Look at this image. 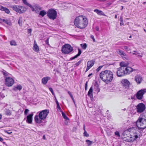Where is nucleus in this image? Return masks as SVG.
I'll list each match as a JSON object with an SVG mask.
<instances>
[{"mask_svg": "<svg viewBox=\"0 0 146 146\" xmlns=\"http://www.w3.org/2000/svg\"><path fill=\"white\" fill-rule=\"evenodd\" d=\"M3 73V74L5 76H8L9 74L5 70H3L2 72Z\"/></svg>", "mask_w": 146, "mask_h": 146, "instance_id": "nucleus-35", "label": "nucleus"}, {"mask_svg": "<svg viewBox=\"0 0 146 146\" xmlns=\"http://www.w3.org/2000/svg\"><path fill=\"white\" fill-rule=\"evenodd\" d=\"M80 45L82 48L84 49H85L86 48L87 45L86 43H84L83 44H80Z\"/></svg>", "mask_w": 146, "mask_h": 146, "instance_id": "nucleus-33", "label": "nucleus"}, {"mask_svg": "<svg viewBox=\"0 0 146 146\" xmlns=\"http://www.w3.org/2000/svg\"><path fill=\"white\" fill-rule=\"evenodd\" d=\"M22 18L21 17H20L19 18L18 23L20 26H21L22 24Z\"/></svg>", "mask_w": 146, "mask_h": 146, "instance_id": "nucleus-31", "label": "nucleus"}, {"mask_svg": "<svg viewBox=\"0 0 146 146\" xmlns=\"http://www.w3.org/2000/svg\"><path fill=\"white\" fill-rule=\"evenodd\" d=\"M123 25V21H120V25L122 26Z\"/></svg>", "mask_w": 146, "mask_h": 146, "instance_id": "nucleus-53", "label": "nucleus"}, {"mask_svg": "<svg viewBox=\"0 0 146 146\" xmlns=\"http://www.w3.org/2000/svg\"><path fill=\"white\" fill-rule=\"evenodd\" d=\"M46 14V13L44 10H42L40 11L39 15L41 16L42 17H43Z\"/></svg>", "mask_w": 146, "mask_h": 146, "instance_id": "nucleus-30", "label": "nucleus"}, {"mask_svg": "<svg viewBox=\"0 0 146 146\" xmlns=\"http://www.w3.org/2000/svg\"><path fill=\"white\" fill-rule=\"evenodd\" d=\"M3 141V139L1 137H0V141L1 142H2Z\"/></svg>", "mask_w": 146, "mask_h": 146, "instance_id": "nucleus-58", "label": "nucleus"}, {"mask_svg": "<svg viewBox=\"0 0 146 146\" xmlns=\"http://www.w3.org/2000/svg\"><path fill=\"white\" fill-rule=\"evenodd\" d=\"M81 62V60H80L78 62L76 63L75 64L76 65V66H78L80 64Z\"/></svg>", "mask_w": 146, "mask_h": 146, "instance_id": "nucleus-48", "label": "nucleus"}, {"mask_svg": "<svg viewBox=\"0 0 146 146\" xmlns=\"http://www.w3.org/2000/svg\"><path fill=\"white\" fill-rule=\"evenodd\" d=\"M2 117V115L0 114V119H1Z\"/></svg>", "mask_w": 146, "mask_h": 146, "instance_id": "nucleus-63", "label": "nucleus"}, {"mask_svg": "<svg viewBox=\"0 0 146 146\" xmlns=\"http://www.w3.org/2000/svg\"><path fill=\"white\" fill-rule=\"evenodd\" d=\"M55 100H56V102L57 105L59 104L58 102V101L56 99V98H55Z\"/></svg>", "mask_w": 146, "mask_h": 146, "instance_id": "nucleus-55", "label": "nucleus"}, {"mask_svg": "<svg viewBox=\"0 0 146 146\" xmlns=\"http://www.w3.org/2000/svg\"><path fill=\"white\" fill-rule=\"evenodd\" d=\"M49 112L48 110H45L40 111L38 115H36L34 118L35 122L37 123H40L42 120L44 119L46 117Z\"/></svg>", "mask_w": 146, "mask_h": 146, "instance_id": "nucleus-3", "label": "nucleus"}, {"mask_svg": "<svg viewBox=\"0 0 146 146\" xmlns=\"http://www.w3.org/2000/svg\"><path fill=\"white\" fill-rule=\"evenodd\" d=\"M135 80L138 84H140L142 82L143 79L142 77L139 75H137L135 77Z\"/></svg>", "mask_w": 146, "mask_h": 146, "instance_id": "nucleus-13", "label": "nucleus"}, {"mask_svg": "<svg viewBox=\"0 0 146 146\" xmlns=\"http://www.w3.org/2000/svg\"><path fill=\"white\" fill-rule=\"evenodd\" d=\"M137 111L138 113H141L145 110V107L144 104L141 103L138 104L136 106Z\"/></svg>", "mask_w": 146, "mask_h": 146, "instance_id": "nucleus-10", "label": "nucleus"}, {"mask_svg": "<svg viewBox=\"0 0 146 146\" xmlns=\"http://www.w3.org/2000/svg\"><path fill=\"white\" fill-rule=\"evenodd\" d=\"M73 48L70 44H67L63 45L61 49L62 52L64 54H70L73 50Z\"/></svg>", "mask_w": 146, "mask_h": 146, "instance_id": "nucleus-4", "label": "nucleus"}, {"mask_svg": "<svg viewBox=\"0 0 146 146\" xmlns=\"http://www.w3.org/2000/svg\"><path fill=\"white\" fill-rule=\"evenodd\" d=\"M120 65L121 66L120 67H123L125 68V67L127 66L128 65L127 64L125 63L124 62H121L120 63Z\"/></svg>", "mask_w": 146, "mask_h": 146, "instance_id": "nucleus-29", "label": "nucleus"}, {"mask_svg": "<svg viewBox=\"0 0 146 146\" xmlns=\"http://www.w3.org/2000/svg\"><path fill=\"white\" fill-rule=\"evenodd\" d=\"M137 126L139 128H144L146 127V126L144 127H141V126H143L146 124V118H143L141 117H139L136 122Z\"/></svg>", "mask_w": 146, "mask_h": 146, "instance_id": "nucleus-6", "label": "nucleus"}, {"mask_svg": "<svg viewBox=\"0 0 146 146\" xmlns=\"http://www.w3.org/2000/svg\"><path fill=\"white\" fill-rule=\"evenodd\" d=\"M90 38H91L92 39L93 42H96V41H95V38H94V36L93 35H91L90 36Z\"/></svg>", "mask_w": 146, "mask_h": 146, "instance_id": "nucleus-44", "label": "nucleus"}, {"mask_svg": "<svg viewBox=\"0 0 146 146\" xmlns=\"http://www.w3.org/2000/svg\"><path fill=\"white\" fill-rule=\"evenodd\" d=\"M4 132L5 133H7L9 134H10L12 133V131H10V130H9V131L7 130H5Z\"/></svg>", "mask_w": 146, "mask_h": 146, "instance_id": "nucleus-41", "label": "nucleus"}, {"mask_svg": "<svg viewBox=\"0 0 146 146\" xmlns=\"http://www.w3.org/2000/svg\"><path fill=\"white\" fill-rule=\"evenodd\" d=\"M57 108L59 110H61V108L59 104H58L57 105Z\"/></svg>", "mask_w": 146, "mask_h": 146, "instance_id": "nucleus-49", "label": "nucleus"}, {"mask_svg": "<svg viewBox=\"0 0 146 146\" xmlns=\"http://www.w3.org/2000/svg\"><path fill=\"white\" fill-rule=\"evenodd\" d=\"M74 24L77 27L82 29L86 26L88 24V21L86 18L80 16L76 17Z\"/></svg>", "mask_w": 146, "mask_h": 146, "instance_id": "nucleus-2", "label": "nucleus"}, {"mask_svg": "<svg viewBox=\"0 0 146 146\" xmlns=\"http://www.w3.org/2000/svg\"><path fill=\"white\" fill-rule=\"evenodd\" d=\"M10 44L11 45L16 46L17 44L16 42L14 40H12L10 42Z\"/></svg>", "mask_w": 146, "mask_h": 146, "instance_id": "nucleus-32", "label": "nucleus"}, {"mask_svg": "<svg viewBox=\"0 0 146 146\" xmlns=\"http://www.w3.org/2000/svg\"><path fill=\"white\" fill-rule=\"evenodd\" d=\"M115 134L118 137L120 136L119 132L118 131H116L115 132Z\"/></svg>", "mask_w": 146, "mask_h": 146, "instance_id": "nucleus-39", "label": "nucleus"}, {"mask_svg": "<svg viewBox=\"0 0 146 146\" xmlns=\"http://www.w3.org/2000/svg\"><path fill=\"white\" fill-rule=\"evenodd\" d=\"M71 98L72 99V100L74 102V103H75V102L73 96H71Z\"/></svg>", "mask_w": 146, "mask_h": 146, "instance_id": "nucleus-57", "label": "nucleus"}, {"mask_svg": "<svg viewBox=\"0 0 146 146\" xmlns=\"http://www.w3.org/2000/svg\"><path fill=\"white\" fill-rule=\"evenodd\" d=\"M115 19H117V15H115Z\"/></svg>", "mask_w": 146, "mask_h": 146, "instance_id": "nucleus-64", "label": "nucleus"}, {"mask_svg": "<svg viewBox=\"0 0 146 146\" xmlns=\"http://www.w3.org/2000/svg\"><path fill=\"white\" fill-rule=\"evenodd\" d=\"M0 10L2 11H4L5 13L7 14L9 13L10 12L9 10L8 9L3 6L1 7Z\"/></svg>", "mask_w": 146, "mask_h": 146, "instance_id": "nucleus-24", "label": "nucleus"}, {"mask_svg": "<svg viewBox=\"0 0 146 146\" xmlns=\"http://www.w3.org/2000/svg\"><path fill=\"white\" fill-rule=\"evenodd\" d=\"M90 68L89 67V66H87V68L86 70V72L88 71Z\"/></svg>", "mask_w": 146, "mask_h": 146, "instance_id": "nucleus-51", "label": "nucleus"}, {"mask_svg": "<svg viewBox=\"0 0 146 146\" xmlns=\"http://www.w3.org/2000/svg\"><path fill=\"white\" fill-rule=\"evenodd\" d=\"M99 77L106 83H108L111 82L113 78L112 72L109 70L102 71L100 73Z\"/></svg>", "mask_w": 146, "mask_h": 146, "instance_id": "nucleus-1", "label": "nucleus"}, {"mask_svg": "<svg viewBox=\"0 0 146 146\" xmlns=\"http://www.w3.org/2000/svg\"><path fill=\"white\" fill-rule=\"evenodd\" d=\"M49 90H50V91L52 93V94L53 95H54V92H53V91L52 89V88H49Z\"/></svg>", "mask_w": 146, "mask_h": 146, "instance_id": "nucleus-45", "label": "nucleus"}, {"mask_svg": "<svg viewBox=\"0 0 146 146\" xmlns=\"http://www.w3.org/2000/svg\"><path fill=\"white\" fill-rule=\"evenodd\" d=\"M78 54L76 55L75 56H74V57L71 58V60H73L77 58L78 56L80 55L82 52L81 50L79 48H78Z\"/></svg>", "mask_w": 146, "mask_h": 146, "instance_id": "nucleus-27", "label": "nucleus"}, {"mask_svg": "<svg viewBox=\"0 0 146 146\" xmlns=\"http://www.w3.org/2000/svg\"><path fill=\"white\" fill-rule=\"evenodd\" d=\"M6 114L7 115H11V113L9 110H7L6 111Z\"/></svg>", "mask_w": 146, "mask_h": 146, "instance_id": "nucleus-37", "label": "nucleus"}, {"mask_svg": "<svg viewBox=\"0 0 146 146\" xmlns=\"http://www.w3.org/2000/svg\"><path fill=\"white\" fill-rule=\"evenodd\" d=\"M29 110L28 109H26L24 111V113L25 115H27L29 112Z\"/></svg>", "mask_w": 146, "mask_h": 146, "instance_id": "nucleus-43", "label": "nucleus"}, {"mask_svg": "<svg viewBox=\"0 0 146 146\" xmlns=\"http://www.w3.org/2000/svg\"><path fill=\"white\" fill-rule=\"evenodd\" d=\"M92 73L90 74H89L88 75V77H90L92 75Z\"/></svg>", "mask_w": 146, "mask_h": 146, "instance_id": "nucleus-61", "label": "nucleus"}, {"mask_svg": "<svg viewBox=\"0 0 146 146\" xmlns=\"http://www.w3.org/2000/svg\"><path fill=\"white\" fill-rule=\"evenodd\" d=\"M68 94L70 95L71 97V96H73L70 91H68Z\"/></svg>", "mask_w": 146, "mask_h": 146, "instance_id": "nucleus-54", "label": "nucleus"}, {"mask_svg": "<svg viewBox=\"0 0 146 146\" xmlns=\"http://www.w3.org/2000/svg\"><path fill=\"white\" fill-rule=\"evenodd\" d=\"M32 31V29H28V32L29 33H31Z\"/></svg>", "mask_w": 146, "mask_h": 146, "instance_id": "nucleus-50", "label": "nucleus"}, {"mask_svg": "<svg viewBox=\"0 0 146 146\" xmlns=\"http://www.w3.org/2000/svg\"><path fill=\"white\" fill-rule=\"evenodd\" d=\"M0 20L4 22L5 23L7 24V25H9L11 26L12 25L11 22L9 20L5 19H0Z\"/></svg>", "mask_w": 146, "mask_h": 146, "instance_id": "nucleus-22", "label": "nucleus"}, {"mask_svg": "<svg viewBox=\"0 0 146 146\" xmlns=\"http://www.w3.org/2000/svg\"><path fill=\"white\" fill-rule=\"evenodd\" d=\"M13 9L19 13H23L27 10V8L23 6L19 5H14L12 7Z\"/></svg>", "mask_w": 146, "mask_h": 146, "instance_id": "nucleus-7", "label": "nucleus"}, {"mask_svg": "<svg viewBox=\"0 0 146 146\" xmlns=\"http://www.w3.org/2000/svg\"><path fill=\"white\" fill-rule=\"evenodd\" d=\"M5 81V85L8 87L11 86L14 83V80L12 78L9 77H6Z\"/></svg>", "mask_w": 146, "mask_h": 146, "instance_id": "nucleus-8", "label": "nucleus"}, {"mask_svg": "<svg viewBox=\"0 0 146 146\" xmlns=\"http://www.w3.org/2000/svg\"><path fill=\"white\" fill-rule=\"evenodd\" d=\"M116 52L117 53L120 55L122 57L125 56L126 57H124V58H126V57H127L126 54L122 50L119 49H117Z\"/></svg>", "mask_w": 146, "mask_h": 146, "instance_id": "nucleus-15", "label": "nucleus"}, {"mask_svg": "<svg viewBox=\"0 0 146 146\" xmlns=\"http://www.w3.org/2000/svg\"><path fill=\"white\" fill-rule=\"evenodd\" d=\"M138 138V136L137 134H135L134 136H131L130 137V139L128 140V141L130 142H132L135 140H136V139Z\"/></svg>", "mask_w": 146, "mask_h": 146, "instance_id": "nucleus-17", "label": "nucleus"}, {"mask_svg": "<svg viewBox=\"0 0 146 146\" xmlns=\"http://www.w3.org/2000/svg\"><path fill=\"white\" fill-rule=\"evenodd\" d=\"M50 79V78L49 77L47 76L43 78L42 80V83L44 84H46L48 80Z\"/></svg>", "mask_w": 146, "mask_h": 146, "instance_id": "nucleus-18", "label": "nucleus"}, {"mask_svg": "<svg viewBox=\"0 0 146 146\" xmlns=\"http://www.w3.org/2000/svg\"><path fill=\"white\" fill-rule=\"evenodd\" d=\"M62 116L64 117V119H68V118L67 117V116L63 112L62 113Z\"/></svg>", "mask_w": 146, "mask_h": 146, "instance_id": "nucleus-36", "label": "nucleus"}, {"mask_svg": "<svg viewBox=\"0 0 146 146\" xmlns=\"http://www.w3.org/2000/svg\"><path fill=\"white\" fill-rule=\"evenodd\" d=\"M134 52H135L136 53H133V54H135V55H137V54H138V53H137V52L136 51H134Z\"/></svg>", "mask_w": 146, "mask_h": 146, "instance_id": "nucleus-59", "label": "nucleus"}, {"mask_svg": "<svg viewBox=\"0 0 146 146\" xmlns=\"http://www.w3.org/2000/svg\"><path fill=\"white\" fill-rule=\"evenodd\" d=\"M15 3H16L17 1L18 0H12Z\"/></svg>", "mask_w": 146, "mask_h": 146, "instance_id": "nucleus-60", "label": "nucleus"}, {"mask_svg": "<svg viewBox=\"0 0 146 146\" xmlns=\"http://www.w3.org/2000/svg\"><path fill=\"white\" fill-rule=\"evenodd\" d=\"M47 14V16L50 19L54 20L57 17V12L53 9H49Z\"/></svg>", "mask_w": 146, "mask_h": 146, "instance_id": "nucleus-5", "label": "nucleus"}, {"mask_svg": "<svg viewBox=\"0 0 146 146\" xmlns=\"http://www.w3.org/2000/svg\"><path fill=\"white\" fill-rule=\"evenodd\" d=\"M48 40H49V38H47V39L45 40V43L46 44H47L48 45H49Z\"/></svg>", "mask_w": 146, "mask_h": 146, "instance_id": "nucleus-46", "label": "nucleus"}, {"mask_svg": "<svg viewBox=\"0 0 146 146\" xmlns=\"http://www.w3.org/2000/svg\"><path fill=\"white\" fill-rule=\"evenodd\" d=\"M33 114H31L27 116V119L26 121L29 123H31L32 122V117Z\"/></svg>", "mask_w": 146, "mask_h": 146, "instance_id": "nucleus-16", "label": "nucleus"}, {"mask_svg": "<svg viewBox=\"0 0 146 146\" xmlns=\"http://www.w3.org/2000/svg\"><path fill=\"white\" fill-rule=\"evenodd\" d=\"M103 66H100L99 67H98V68L96 69V71L97 72H99L100 70L101 69V68L103 67Z\"/></svg>", "mask_w": 146, "mask_h": 146, "instance_id": "nucleus-40", "label": "nucleus"}, {"mask_svg": "<svg viewBox=\"0 0 146 146\" xmlns=\"http://www.w3.org/2000/svg\"><path fill=\"white\" fill-rule=\"evenodd\" d=\"M94 11L99 15H105L104 13L101 11L99 10L98 9H95L94 10Z\"/></svg>", "mask_w": 146, "mask_h": 146, "instance_id": "nucleus-23", "label": "nucleus"}, {"mask_svg": "<svg viewBox=\"0 0 146 146\" xmlns=\"http://www.w3.org/2000/svg\"><path fill=\"white\" fill-rule=\"evenodd\" d=\"M22 1L23 3L29 7L31 9L32 11H34V8L33 7V6L29 4L27 2V0H22Z\"/></svg>", "mask_w": 146, "mask_h": 146, "instance_id": "nucleus-20", "label": "nucleus"}, {"mask_svg": "<svg viewBox=\"0 0 146 146\" xmlns=\"http://www.w3.org/2000/svg\"><path fill=\"white\" fill-rule=\"evenodd\" d=\"M124 68L122 67L118 68L117 69V74L118 76L121 77L125 74L124 72Z\"/></svg>", "mask_w": 146, "mask_h": 146, "instance_id": "nucleus-12", "label": "nucleus"}, {"mask_svg": "<svg viewBox=\"0 0 146 146\" xmlns=\"http://www.w3.org/2000/svg\"><path fill=\"white\" fill-rule=\"evenodd\" d=\"M22 86L20 85H17L16 87L13 88V90H19L20 91L22 89Z\"/></svg>", "mask_w": 146, "mask_h": 146, "instance_id": "nucleus-28", "label": "nucleus"}, {"mask_svg": "<svg viewBox=\"0 0 146 146\" xmlns=\"http://www.w3.org/2000/svg\"><path fill=\"white\" fill-rule=\"evenodd\" d=\"M84 136L88 137L89 136V134L87 133L86 131H84Z\"/></svg>", "mask_w": 146, "mask_h": 146, "instance_id": "nucleus-42", "label": "nucleus"}, {"mask_svg": "<svg viewBox=\"0 0 146 146\" xmlns=\"http://www.w3.org/2000/svg\"><path fill=\"white\" fill-rule=\"evenodd\" d=\"M133 71V69L129 67H126L124 68V72L125 74H129L130 73Z\"/></svg>", "mask_w": 146, "mask_h": 146, "instance_id": "nucleus-14", "label": "nucleus"}, {"mask_svg": "<svg viewBox=\"0 0 146 146\" xmlns=\"http://www.w3.org/2000/svg\"><path fill=\"white\" fill-rule=\"evenodd\" d=\"M92 92H93V88L92 87H91L88 92V95L90 97V98H92L93 97L92 95Z\"/></svg>", "mask_w": 146, "mask_h": 146, "instance_id": "nucleus-26", "label": "nucleus"}, {"mask_svg": "<svg viewBox=\"0 0 146 146\" xmlns=\"http://www.w3.org/2000/svg\"><path fill=\"white\" fill-rule=\"evenodd\" d=\"M95 63V61L94 60H91L88 61L87 64V66H89L90 68L94 65Z\"/></svg>", "mask_w": 146, "mask_h": 146, "instance_id": "nucleus-21", "label": "nucleus"}, {"mask_svg": "<svg viewBox=\"0 0 146 146\" xmlns=\"http://www.w3.org/2000/svg\"><path fill=\"white\" fill-rule=\"evenodd\" d=\"M86 142L87 143L88 146H90L92 144L93 142L92 141H91L88 140H86Z\"/></svg>", "mask_w": 146, "mask_h": 146, "instance_id": "nucleus-34", "label": "nucleus"}, {"mask_svg": "<svg viewBox=\"0 0 146 146\" xmlns=\"http://www.w3.org/2000/svg\"><path fill=\"white\" fill-rule=\"evenodd\" d=\"M96 30L97 31H98L99 30V28L97 26L95 28Z\"/></svg>", "mask_w": 146, "mask_h": 146, "instance_id": "nucleus-52", "label": "nucleus"}, {"mask_svg": "<svg viewBox=\"0 0 146 146\" xmlns=\"http://www.w3.org/2000/svg\"><path fill=\"white\" fill-rule=\"evenodd\" d=\"M120 21H123V17H122V16H121L120 17Z\"/></svg>", "mask_w": 146, "mask_h": 146, "instance_id": "nucleus-56", "label": "nucleus"}, {"mask_svg": "<svg viewBox=\"0 0 146 146\" xmlns=\"http://www.w3.org/2000/svg\"><path fill=\"white\" fill-rule=\"evenodd\" d=\"M43 139H45L46 138L45 135H44L43 136Z\"/></svg>", "mask_w": 146, "mask_h": 146, "instance_id": "nucleus-62", "label": "nucleus"}, {"mask_svg": "<svg viewBox=\"0 0 146 146\" xmlns=\"http://www.w3.org/2000/svg\"><path fill=\"white\" fill-rule=\"evenodd\" d=\"M146 93V88L139 91L136 93V96L138 100H141L143 98L144 94Z\"/></svg>", "mask_w": 146, "mask_h": 146, "instance_id": "nucleus-9", "label": "nucleus"}, {"mask_svg": "<svg viewBox=\"0 0 146 146\" xmlns=\"http://www.w3.org/2000/svg\"><path fill=\"white\" fill-rule=\"evenodd\" d=\"M121 83L125 89H127L129 88L130 83L127 79L122 80L121 82Z\"/></svg>", "mask_w": 146, "mask_h": 146, "instance_id": "nucleus-11", "label": "nucleus"}, {"mask_svg": "<svg viewBox=\"0 0 146 146\" xmlns=\"http://www.w3.org/2000/svg\"><path fill=\"white\" fill-rule=\"evenodd\" d=\"M87 84L88 82H86L85 85V88L86 90L87 89V87L88 86Z\"/></svg>", "mask_w": 146, "mask_h": 146, "instance_id": "nucleus-47", "label": "nucleus"}, {"mask_svg": "<svg viewBox=\"0 0 146 146\" xmlns=\"http://www.w3.org/2000/svg\"><path fill=\"white\" fill-rule=\"evenodd\" d=\"M123 47L124 50L126 51H129V48L127 46H124Z\"/></svg>", "mask_w": 146, "mask_h": 146, "instance_id": "nucleus-38", "label": "nucleus"}, {"mask_svg": "<svg viewBox=\"0 0 146 146\" xmlns=\"http://www.w3.org/2000/svg\"><path fill=\"white\" fill-rule=\"evenodd\" d=\"M33 7L34 8L35 11H38L42 9V8L41 7L39 6L37 4L35 5H33Z\"/></svg>", "mask_w": 146, "mask_h": 146, "instance_id": "nucleus-25", "label": "nucleus"}, {"mask_svg": "<svg viewBox=\"0 0 146 146\" xmlns=\"http://www.w3.org/2000/svg\"><path fill=\"white\" fill-rule=\"evenodd\" d=\"M33 49L35 52H38L39 51V48L37 45L36 42L35 40L34 41V45L33 46Z\"/></svg>", "mask_w": 146, "mask_h": 146, "instance_id": "nucleus-19", "label": "nucleus"}]
</instances>
